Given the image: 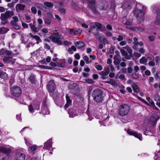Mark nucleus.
Wrapping results in <instances>:
<instances>
[{"label":"nucleus","mask_w":160,"mask_h":160,"mask_svg":"<svg viewBox=\"0 0 160 160\" xmlns=\"http://www.w3.org/2000/svg\"><path fill=\"white\" fill-rule=\"evenodd\" d=\"M29 79L32 83H35V78L34 75L31 76L29 78Z\"/></svg>","instance_id":"obj_42"},{"label":"nucleus","mask_w":160,"mask_h":160,"mask_svg":"<svg viewBox=\"0 0 160 160\" xmlns=\"http://www.w3.org/2000/svg\"><path fill=\"white\" fill-rule=\"evenodd\" d=\"M75 45L76 47L78 48H80L84 46V43L82 41L77 42L76 43Z\"/></svg>","instance_id":"obj_27"},{"label":"nucleus","mask_w":160,"mask_h":160,"mask_svg":"<svg viewBox=\"0 0 160 160\" xmlns=\"http://www.w3.org/2000/svg\"><path fill=\"white\" fill-rule=\"evenodd\" d=\"M44 5L48 8L52 7L53 6V4L51 2H44Z\"/></svg>","instance_id":"obj_40"},{"label":"nucleus","mask_w":160,"mask_h":160,"mask_svg":"<svg viewBox=\"0 0 160 160\" xmlns=\"http://www.w3.org/2000/svg\"><path fill=\"white\" fill-rule=\"evenodd\" d=\"M52 139H50L48 140L44 144V146L43 148L46 150H49L52 147Z\"/></svg>","instance_id":"obj_19"},{"label":"nucleus","mask_w":160,"mask_h":160,"mask_svg":"<svg viewBox=\"0 0 160 160\" xmlns=\"http://www.w3.org/2000/svg\"><path fill=\"white\" fill-rule=\"evenodd\" d=\"M35 5L36 7L40 9L43 7V4L39 3H36L35 4Z\"/></svg>","instance_id":"obj_53"},{"label":"nucleus","mask_w":160,"mask_h":160,"mask_svg":"<svg viewBox=\"0 0 160 160\" xmlns=\"http://www.w3.org/2000/svg\"><path fill=\"white\" fill-rule=\"evenodd\" d=\"M147 99L149 103V104L148 103V104H147L148 105H149L151 107L154 105V104H155L154 102L149 98H147Z\"/></svg>","instance_id":"obj_36"},{"label":"nucleus","mask_w":160,"mask_h":160,"mask_svg":"<svg viewBox=\"0 0 160 160\" xmlns=\"http://www.w3.org/2000/svg\"><path fill=\"white\" fill-rule=\"evenodd\" d=\"M75 30H74L73 29L70 28L69 29V33L73 35H75Z\"/></svg>","instance_id":"obj_63"},{"label":"nucleus","mask_w":160,"mask_h":160,"mask_svg":"<svg viewBox=\"0 0 160 160\" xmlns=\"http://www.w3.org/2000/svg\"><path fill=\"white\" fill-rule=\"evenodd\" d=\"M1 160H11V159L9 155H6L1 159Z\"/></svg>","instance_id":"obj_47"},{"label":"nucleus","mask_w":160,"mask_h":160,"mask_svg":"<svg viewBox=\"0 0 160 160\" xmlns=\"http://www.w3.org/2000/svg\"><path fill=\"white\" fill-rule=\"evenodd\" d=\"M132 87L133 89V91L137 93L139 91V88L138 86L135 83H133L132 84Z\"/></svg>","instance_id":"obj_26"},{"label":"nucleus","mask_w":160,"mask_h":160,"mask_svg":"<svg viewBox=\"0 0 160 160\" xmlns=\"http://www.w3.org/2000/svg\"><path fill=\"white\" fill-rule=\"evenodd\" d=\"M0 78L6 80L8 79V77L6 72L2 71H0Z\"/></svg>","instance_id":"obj_25"},{"label":"nucleus","mask_w":160,"mask_h":160,"mask_svg":"<svg viewBox=\"0 0 160 160\" xmlns=\"http://www.w3.org/2000/svg\"><path fill=\"white\" fill-rule=\"evenodd\" d=\"M26 20L27 22H30L31 18L29 16L26 15L25 17Z\"/></svg>","instance_id":"obj_58"},{"label":"nucleus","mask_w":160,"mask_h":160,"mask_svg":"<svg viewBox=\"0 0 160 160\" xmlns=\"http://www.w3.org/2000/svg\"><path fill=\"white\" fill-rule=\"evenodd\" d=\"M83 59L85 61V62L87 64H88L91 62V61H89V58L86 55L85 56L83 57Z\"/></svg>","instance_id":"obj_45"},{"label":"nucleus","mask_w":160,"mask_h":160,"mask_svg":"<svg viewBox=\"0 0 160 160\" xmlns=\"http://www.w3.org/2000/svg\"><path fill=\"white\" fill-rule=\"evenodd\" d=\"M102 91L99 89L94 90L92 92V96L94 100L97 102H100L103 100V97Z\"/></svg>","instance_id":"obj_4"},{"label":"nucleus","mask_w":160,"mask_h":160,"mask_svg":"<svg viewBox=\"0 0 160 160\" xmlns=\"http://www.w3.org/2000/svg\"><path fill=\"white\" fill-rule=\"evenodd\" d=\"M154 132V131H144V133L145 135H149V136H152L153 135Z\"/></svg>","instance_id":"obj_35"},{"label":"nucleus","mask_w":160,"mask_h":160,"mask_svg":"<svg viewBox=\"0 0 160 160\" xmlns=\"http://www.w3.org/2000/svg\"><path fill=\"white\" fill-rule=\"evenodd\" d=\"M137 98L138 100H139L141 101H142L143 103L146 104H148V103L145 100H144V99H142V98L138 96V97H137Z\"/></svg>","instance_id":"obj_54"},{"label":"nucleus","mask_w":160,"mask_h":160,"mask_svg":"<svg viewBox=\"0 0 160 160\" xmlns=\"http://www.w3.org/2000/svg\"><path fill=\"white\" fill-rule=\"evenodd\" d=\"M154 99L155 101L158 102L160 100V97L158 95L156 94L154 96Z\"/></svg>","instance_id":"obj_48"},{"label":"nucleus","mask_w":160,"mask_h":160,"mask_svg":"<svg viewBox=\"0 0 160 160\" xmlns=\"http://www.w3.org/2000/svg\"><path fill=\"white\" fill-rule=\"evenodd\" d=\"M114 49L115 47L112 46L109 49L110 52L111 53H113L114 52Z\"/></svg>","instance_id":"obj_59"},{"label":"nucleus","mask_w":160,"mask_h":160,"mask_svg":"<svg viewBox=\"0 0 160 160\" xmlns=\"http://www.w3.org/2000/svg\"><path fill=\"white\" fill-rule=\"evenodd\" d=\"M40 103L38 102L34 101L32 103H31L28 106V110L29 112L33 114L35 111L39 108Z\"/></svg>","instance_id":"obj_8"},{"label":"nucleus","mask_w":160,"mask_h":160,"mask_svg":"<svg viewBox=\"0 0 160 160\" xmlns=\"http://www.w3.org/2000/svg\"><path fill=\"white\" fill-rule=\"evenodd\" d=\"M123 48L125 49H126L127 50V51L129 53H130V54L132 53V50L128 46H126L125 47H123Z\"/></svg>","instance_id":"obj_43"},{"label":"nucleus","mask_w":160,"mask_h":160,"mask_svg":"<svg viewBox=\"0 0 160 160\" xmlns=\"http://www.w3.org/2000/svg\"><path fill=\"white\" fill-rule=\"evenodd\" d=\"M25 154L22 152H18L15 155V160H25Z\"/></svg>","instance_id":"obj_14"},{"label":"nucleus","mask_w":160,"mask_h":160,"mask_svg":"<svg viewBox=\"0 0 160 160\" xmlns=\"http://www.w3.org/2000/svg\"><path fill=\"white\" fill-rule=\"evenodd\" d=\"M31 10L32 12L34 14H36L37 12V10L35 7H32L31 8Z\"/></svg>","instance_id":"obj_62"},{"label":"nucleus","mask_w":160,"mask_h":160,"mask_svg":"<svg viewBox=\"0 0 160 160\" xmlns=\"http://www.w3.org/2000/svg\"><path fill=\"white\" fill-rule=\"evenodd\" d=\"M108 118H107L103 121H100L99 122L100 124L104 126H106L108 124Z\"/></svg>","instance_id":"obj_33"},{"label":"nucleus","mask_w":160,"mask_h":160,"mask_svg":"<svg viewBox=\"0 0 160 160\" xmlns=\"http://www.w3.org/2000/svg\"><path fill=\"white\" fill-rule=\"evenodd\" d=\"M10 91L12 97L13 98L21 103H24V100L20 96L21 90L20 87L18 86L12 87L11 88Z\"/></svg>","instance_id":"obj_1"},{"label":"nucleus","mask_w":160,"mask_h":160,"mask_svg":"<svg viewBox=\"0 0 160 160\" xmlns=\"http://www.w3.org/2000/svg\"><path fill=\"white\" fill-rule=\"evenodd\" d=\"M134 0H129L128 1H125L122 5V8L124 9L130 10L132 8V2H134Z\"/></svg>","instance_id":"obj_12"},{"label":"nucleus","mask_w":160,"mask_h":160,"mask_svg":"<svg viewBox=\"0 0 160 160\" xmlns=\"http://www.w3.org/2000/svg\"><path fill=\"white\" fill-rule=\"evenodd\" d=\"M95 0H88V2L89 7L92 10L93 12L95 13L96 12V11L95 7Z\"/></svg>","instance_id":"obj_18"},{"label":"nucleus","mask_w":160,"mask_h":160,"mask_svg":"<svg viewBox=\"0 0 160 160\" xmlns=\"http://www.w3.org/2000/svg\"><path fill=\"white\" fill-rule=\"evenodd\" d=\"M95 68L98 70H101L102 69V67L101 65H97L95 66Z\"/></svg>","instance_id":"obj_56"},{"label":"nucleus","mask_w":160,"mask_h":160,"mask_svg":"<svg viewBox=\"0 0 160 160\" xmlns=\"http://www.w3.org/2000/svg\"><path fill=\"white\" fill-rule=\"evenodd\" d=\"M107 8L108 3L105 1H103L102 3H101L99 7L100 9L103 10H106Z\"/></svg>","instance_id":"obj_24"},{"label":"nucleus","mask_w":160,"mask_h":160,"mask_svg":"<svg viewBox=\"0 0 160 160\" xmlns=\"http://www.w3.org/2000/svg\"><path fill=\"white\" fill-rule=\"evenodd\" d=\"M148 38L150 41H153L155 38V37L153 36H148Z\"/></svg>","instance_id":"obj_60"},{"label":"nucleus","mask_w":160,"mask_h":160,"mask_svg":"<svg viewBox=\"0 0 160 160\" xmlns=\"http://www.w3.org/2000/svg\"><path fill=\"white\" fill-rule=\"evenodd\" d=\"M128 133L130 135L133 136L135 137L138 138L140 140L142 141V137L141 134L138 133L137 132L131 129H128L127 131Z\"/></svg>","instance_id":"obj_10"},{"label":"nucleus","mask_w":160,"mask_h":160,"mask_svg":"<svg viewBox=\"0 0 160 160\" xmlns=\"http://www.w3.org/2000/svg\"><path fill=\"white\" fill-rule=\"evenodd\" d=\"M109 73L108 70H106L105 72L102 71L100 72V74L101 75V78L103 79H106L108 77V75Z\"/></svg>","instance_id":"obj_21"},{"label":"nucleus","mask_w":160,"mask_h":160,"mask_svg":"<svg viewBox=\"0 0 160 160\" xmlns=\"http://www.w3.org/2000/svg\"><path fill=\"white\" fill-rule=\"evenodd\" d=\"M146 9V8L142 4L137 3L133 13L137 18H142L144 15V12Z\"/></svg>","instance_id":"obj_2"},{"label":"nucleus","mask_w":160,"mask_h":160,"mask_svg":"<svg viewBox=\"0 0 160 160\" xmlns=\"http://www.w3.org/2000/svg\"><path fill=\"white\" fill-rule=\"evenodd\" d=\"M41 112L42 114L43 115H48L49 113L50 112L48 108L47 104L46 102H44L43 104Z\"/></svg>","instance_id":"obj_17"},{"label":"nucleus","mask_w":160,"mask_h":160,"mask_svg":"<svg viewBox=\"0 0 160 160\" xmlns=\"http://www.w3.org/2000/svg\"><path fill=\"white\" fill-rule=\"evenodd\" d=\"M68 113L70 118H74L78 115V113L77 110L72 108L69 109Z\"/></svg>","instance_id":"obj_15"},{"label":"nucleus","mask_w":160,"mask_h":160,"mask_svg":"<svg viewBox=\"0 0 160 160\" xmlns=\"http://www.w3.org/2000/svg\"><path fill=\"white\" fill-rule=\"evenodd\" d=\"M12 147L9 146L0 145V152L6 154V155H9L12 150Z\"/></svg>","instance_id":"obj_9"},{"label":"nucleus","mask_w":160,"mask_h":160,"mask_svg":"<svg viewBox=\"0 0 160 160\" xmlns=\"http://www.w3.org/2000/svg\"><path fill=\"white\" fill-rule=\"evenodd\" d=\"M110 84L114 87H116L118 86L117 82L115 80L113 79H111Z\"/></svg>","instance_id":"obj_39"},{"label":"nucleus","mask_w":160,"mask_h":160,"mask_svg":"<svg viewBox=\"0 0 160 160\" xmlns=\"http://www.w3.org/2000/svg\"><path fill=\"white\" fill-rule=\"evenodd\" d=\"M16 9L17 11L20 10H23L24 9V6L21 4H17L16 6Z\"/></svg>","instance_id":"obj_32"},{"label":"nucleus","mask_w":160,"mask_h":160,"mask_svg":"<svg viewBox=\"0 0 160 160\" xmlns=\"http://www.w3.org/2000/svg\"><path fill=\"white\" fill-rule=\"evenodd\" d=\"M26 37H26V34H21V40L22 41V43H25V41L24 39Z\"/></svg>","instance_id":"obj_49"},{"label":"nucleus","mask_w":160,"mask_h":160,"mask_svg":"<svg viewBox=\"0 0 160 160\" xmlns=\"http://www.w3.org/2000/svg\"><path fill=\"white\" fill-rule=\"evenodd\" d=\"M82 31L79 28H77L75 30V35L79 36L81 34Z\"/></svg>","instance_id":"obj_38"},{"label":"nucleus","mask_w":160,"mask_h":160,"mask_svg":"<svg viewBox=\"0 0 160 160\" xmlns=\"http://www.w3.org/2000/svg\"><path fill=\"white\" fill-rule=\"evenodd\" d=\"M138 41H135L133 42L134 45L133 47V49L136 50H137V45H138Z\"/></svg>","instance_id":"obj_52"},{"label":"nucleus","mask_w":160,"mask_h":160,"mask_svg":"<svg viewBox=\"0 0 160 160\" xmlns=\"http://www.w3.org/2000/svg\"><path fill=\"white\" fill-rule=\"evenodd\" d=\"M148 61L147 59L143 57L141 58L139 60V62L141 64H144Z\"/></svg>","instance_id":"obj_37"},{"label":"nucleus","mask_w":160,"mask_h":160,"mask_svg":"<svg viewBox=\"0 0 160 160\" xmlns=\"http://www.w3.org/2000/svg\"><path fill=\"white\" fill-rule=\"evenodd\" d=\"M129 110L130 107L128 105L126 104H122L119 108L118 114L119 116H124L128 114Z\"/></svg>","instance_id":"obj_3"},{"label":"nucleus","mask_w":160,"mask_h":160,"mask_svg":"<svg viewBox=\"0 0 160 160\" xmlns=\"http://www.w3.org/2000/svg\"><path fill=\"white\" fill-rule=\"evenodd\" d=\"M158 119V114L156 113H153L151 117L150 122L152 124H155L156 123Z\"/></svg>","instance_id":"obj_16"},{"label":"nucleus","mask_w":160,"mask_h":160,"mask_svg":"<svg viewBox=\"0 0 160 160\" xmlns=\"http://www.w3.org/2000/svg\"><path fill=\"white\" fill-rule=\"evenodd\" d=\"M146 56L149 59H150L152 61H154L155 59L153 56L149 53H147L146 55Z\"/></svg>","instance_id":"obj_41"},{"label":"nucleus","mask_w":160,"mask_h":160,"mask_svg":"<svg viewBox=\"0 0 160 160\" xmlns=\"http://www.w3.org/2000/svg\"><path fill=\"white\" fill-rule=\"evenodd\" d=\"M93 89V88L91 86L88 87V94H91V92L92 91Z\"/></svg>","instance_id":"obj_61"},{"label":"nucleus","mask_w":160,"mask_h":160,"mask_svg":"<svg viewBox=\"0 0 160 160\" xmlns=\"http://www.w3.org/2000/svg\"><path fill=\"white\" fill-rule=\"evenodd\" d=\"M24 139L25 142L27 146L29 147L31 144V142H29V140L28 139H26L25 138Z\"/></svg>","instance_id":"obj_50"},{"label":"nucleus","mask_w":160,"mask_h":160,"mask_svg":"<svg viewBox=\"0 0 160 160\" xmlns=\"http://www.w3.org/2000/svg\"><path fill=\"white\" fill-rule=\"evenodd\" d=\"M152 10L155 11L157 14L155 23L157 25H160V9H159V6L158 4H153L151 7Z\"/></svg>","instance_id":"obj_6"},{"label":"nucleus","mask_w":160,"mask_h":160,"mask_svg":"<svg viewBox=\"0 0 160 160\" xmlns=\"http://www.w3.org/2000/svg\"><path fill=\"white\" fill-rule=\"evenodd\" d=\"M14 15L13 12L8 11L4 13L1 14L0 18L2 24H5L8 23V18Z\"/></svg>","instance_id":"obj_5"},{"label":"nucleus","mask_w":160,"mask_h":160,"mask_svg":"<svg viewBox=\"0 0 160 160\" xmlns=\"http://www.w3.org/2000/svg\"><path fill=\"white\" fill-rule=\"evenodd\" d=\"M47 88L49 92H54L56 87L55 85L53 80L50 81L47 85Z\"/></svg>","instance_id":"obj_11"},{"label":"nucleus","mask_w":160,"mask_h":160,"mask_svg":"<svg viewBox=\"0 0 160 160\" xmlns=\"http://www.w3.org/2000/svg\"><path fill=\"white\" fill-rule=\"evenodd\" d=\"M15 82V79L14 78H11L9 80V83L10 84L12 85Z\"/></svg>","instance_id":"obj_64"},{"label":"nucleus","mask_w":160,"mask_h":160,"mask_svg":"<svg viewBox=\"0 0 160 160\" xmlns=\"http://www.w3.org/2000/svg\"><path fill=\"white\" fill-rule=\"evenodd\" d=\"M130 29L138 32H142L144 30V29L142 28L139 27H132L130 28Z\"/></svg>","instance_id":"obj_28"},{"label":"nucleus","mask_w":160,"mask_h":160,"mask_svg":"<svg viewBox=\"0 0 160 160\" xmlns=\"http://www.w3.org/2000/svg\"><path fill=\"white\" fill-rule=\"evenodd\" d=\"M37 148V146L36 145H34L30 146L28 150L29 152L33 153V152L36 150Z\"/></svg>","instance_id":"obj_29"},{"label":"nucleus","mask_w":160,"mask_h":160,"mask_svg":"<svg viewBox=\"0 0 160 160\" xmlns=\"http://www.w3.org/2000/svg\"><path fill=\"white\" fill-rule=\"evenodd\" d=\"M51 18H46L45 20L46 23L48 24H50L51 23Z\"/></svg>","instance_id":"obj_55"},{"label":"nucleus","mask_w":160,"mask_h":160,"mask_svg":"<svg viewBox=\"0 0 160 160\" xmlns=\"http://www.w3.org/2000/svg\"><path fill=\"white\" fill-rule=\"evenodd\" d=\"M120 52L122 55L125 58H127V52L122 49H121Z\"/></svg>","instance_id":"obj_46"},{"label":"nucleus","mask_w":160,"mask_h":160,"mask_svg":"<svg viewBox=\"0 0 160 160\" xmlns=\"http://www.w3.org/2000/svg\"><path fill=\"white\" fill-rule=\"evenodd\" d=\"M96 37L101 41H102L104 43L108 44V41L105 38L100 34H97L96 35Z\"/></svg>","instance_id":"obj_20"},{"label":"nucleus","mask_w":160,"mask_h":160,"mask_svg":"<svg viewBox=\"0 0 160 160\" xmlns=\"http://www.w3.org/2000/svg\"><path fill=\"white\" fill-rule=\"evenodd\" d=\"M12 58L9 56L5 57L3 59V62L4 63H10Z\"/></svg>","instance_id":"obj_31"},{"label":"nucleus","mask_w":160,"mask_h":160,"mask_svg":"<svg viewBox=\"0 0 160 160\" xmlns=\"http://www.w3.org/2000/svg\"><path fill=\"white\" fill-rule=\"evenodd\" d=\"M133 54L134 56L137 58H138L141 56L140 54L137 52H134Z\"/></svg>","instance_id":"obj_57"},{"label":"nucleus","mask_w":160,"mask_h":160,"mask_svg":"<svg viewBox=\"0 0 160 160\" xmlns=\"http://www.w3.org/2000/svg\"><path fill=\"white\" fill-rule=\"evenodd\" d=\"M154 158L155 160H160V152L158 151L155 153Z\"/></svg>","instance_id":"obj_30"},{"label":"nucleus","mask_w":160,"mask_h":160,"mask_svg":"<svg viewBox=\"0 0 160 160\" xmlns=\"http://www.w3.org/2000/svg\"><path fill=\"white\" fill-rule=\"evenodd\" d=\"M38 23V27L39 28H41L42 27V21L41 18H38L37 20Z\"/></svg>","instance_id":"obj_44"},{"label":"nucleus","mask_w":160,"mask_h":160,"mask_svg":"<svg viewBox=\"0 0 160 160\" xmlns=\"http://www.w3.org/2000/svg\"><path fill=\"white\" fill-rule=\"evenodd\" d=\"M13 20L11 21V23L12 27L16 29H18L19 28V27L17 25L18 19L17 16H14L12 18Z\"/></svg>","instance_id":"obj_13"},{"label":"nucleus","mask_w":160,"mask_h":160,"mask_svg":"<svg viewBox=\"0 0 160 160\" xmlns=\"http://www.w3.org/2000/svg\"><path fill=\"white\" fill-rule=\"evenodd\" d=\"M29 35L31 36V37L32 38V40H35L36 41L35 43L37 44H38L40 42H41L40 38L37 35H33L31 33H30Z\"/></svg>","instance_id":"obj_22"},{"label":"nucleus","mask_w":160,"mask_h":160,"mask_svg":"<svg viewBox=\"0 0 160 160\" xmlns=\"http://www.w3.org/2000/svg\"><path fill=\"white\" fill-rule=\"evenodd\" d=\"M51 38L53 42L57 43L59 45L62 44V42L60 39H62L63 37L61 35H59L56 31L52 34Z\"/></svg>","instance_id":"obj_7"},{"label":"nucleus","mask_w":160,"mask_h":160,"mask_svg":"<svg viewBox=\"0 0 160 160\" xmlns=\"http://www.w3.org/2000/svg\"><path fill=\"white\" fill-rule=\"evenodd\" d=\"M30 26L31 30L34 32H38V30L37 28L35 26L32 25V23L30 24Z\"/></svg>","instance_id":"obj_34"},{"label":"nucleus","mask_w":160,"mask_h":160,"mask_svg":"<svg viewBox=\"0 0 160 160\" xmlns=\"http://www.w3.org/2000/svg\"><path fill=\"white\" fill-rule=\"evenodd\" d=\"M67 103L64 106V108L65 109H66L68 108L72 103V100L70 99L68 95H66V96Z\"/></svg>","instance_id":"obj_23"},{"label":"nucleus","mask_w":160,"mask_h":160,"mask_svg":"<svg viewBox=\"0 0 160 160\" xmlns=\"http://www.w3.org/2000/svg\"><path fill=\"white\" fill-rule=\"evenodd\" d=\"M132 77L133 78L137 79L138 78V74L136 72H134L132 74Z\"/></svg>","instance_id":"obj_51"}]
</instances>
